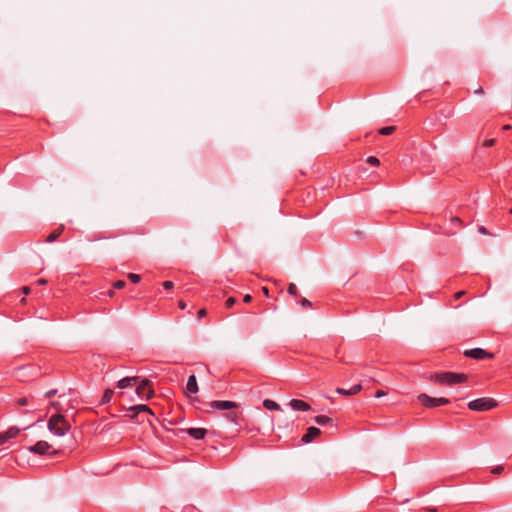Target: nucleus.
I'll use <instances>...</instances> for the list:
<instances>
[{"label": "nucleus", "mask_w": 512, "mask_h": 512, "mask_svg": "<svg viewBox=\"0 0 512 512\" xmlns=\"http://www.w3.org/2000/svg\"><path fill=\"white\" fill-rule=\"evenodd\" d=\"M464 356L476 360L492 359L494 355L482 348H473L464 351Z\"/></svg>", "instance_id": "0eeeda50"}, {"label": "nucleus", "mask_w": 512, "mask_h": 512, "mask_svg": "<svg viewBox=\"0 0 512 512\" xmlns=\"http://www.w3.org/2000/svg\"><path fill=\"white\" fill-rule=\"evenodd\" d=\"M207 315V310L205 308H202L198 311L197 317L198 319H202Z\"/></svg>", "instance_id": "f704fd0d"}, {"label": "nucleus", "mask_w": 512, "mask_h": 512, "mask_svg": "<svg viewBox=\"0 0 512 512\" xmlns=\"http://www.w3.org/2000/svg\"><path fill=\"white\" fill-rule=\"evenodd\" d=\"M321 431L319 428L311 426L307 429L306 433L302 436L301 441L303 443H310L312 442L316 437L320 435Z\"/></svg>", "instance_id": "9b49d317"}, {"label": "nucleus", "mask_w": 512, "mask_h": 512, "mask_svg": "<svg viewBox=\"0 0 512 512\" xmlns=\"http://www.w3.org/2000/svg\"><path fill=\"white\" fill-rule=\"evenodd\" d=\"M113 295H114V291L113 290L109 291V296L112 297Z\"/></svg>", "instance_id": "09e8293b"}, {"label": "nucleus", "mask_w": 512, "mask_h": 512, "mask_svg": "<svg viewBox=\"0 0 512 512\" xmlns=\"http://www.w3.org/2000/svg\"><path fill=\"white\" fill-rule=\"evenodd\" d=\"M114 395V391L111 390V389H106L103 396H102V400H101V403L102 404H107L111 401L112 397Z\"/></svg>", "instance_id": "aec40b11"}, {"label": "nucleus", "mask_w": 512, "mask_h": 512, "mask_svg": "<svg viewBox=\"0 0 512 512\" xmlns=\"http://www.w3.org/2000/svg\"><path fill=\"white\" fill-rule=\"evenodd\" d=\"M512 126L510 124H506L503 126V130H511Z\"/></svg>", "instance_id": "a18cd8bd"}, {"label": "nucleus", "mask_w": 512, "mask_h": 512, "mask_svg": "<svg viewBox=\"0 0 512 512\" xmlns=\"http://www.w3.org/2000/svg\"><path fill=\"white\" fill-rule=\"evenodd\" d=\"M34 410H36V407H34V406H33L31 409H29V410L25 411V413H27V412H31V411H34Z\"/></svg>", "instance_id": "de8ad7c7"}, {"label": "nucleus", "mask_w": 512, "mask_h": 512, "mask_svg": "<svg viewBox=\"0 0 512 512\" xmlns=\"http://www.w3.org/2000/svg\"><path fill=\"white\" fill-rule=\"evenodd\" d=\"M186 390L189 393L195 394L198 392V383L195 375H190L187 380Z\"/></svg>", "instance_id": "dca6fc26"}, {"label": "nucleus", "mask_w": 512, "mask_h": 512, "mask_svg": "<svg viewBox=\"0 0 512 512\" xmlns=\"http://www.w3.org/2000/svg\"><path fill=\"white\" fill-rule=\"evenodd\" d=\"M108 236H106L104 233H99L98 235H94L93 238H91V241H95L98 239H106Z\"/></svg>", "instance_id": "72a5a7b5"}, {"label": "nucleus", "mask_w": 512, "mask_h": 512, "mask_svg": "<svg viewBox=\"0 0 512 512\" xmlns=\"http://www.w3.org/2000/svg\"><path fill=\"white\" fill-rule=\"evenodd\" d=\"M19 432H20V429L15 427V426H13V427H10L4 433L6 434L8 439H12V438H15L19 434Z\"/></svg>", "instance_id": "412c9836"}, {"label": "nucleus", "mask_w": 512, "mask_h": 512, "mask_svg": "<svg viewBox=\"0 0 512 512\" xmlns=\"http://www.w3.org/2000/svg\"><path fill=\"white\" fill-rule=\"evenodd\" d=\"M206 405L208 407L204 410L206 413H212L216 410H229V412L225 414V417L228 421L238 424L239 413L235 411V409L238 408V404L236 402L228 400H215L207 403Z\"/></svg>", "instance_id": "f257e3e1"}, {"label": "nucleus", "mask_w": 512, "mask_h": 512, "mask_svg": "<svg viewBox=\"0 0 512 512\" xmlns=\"http://www.w3.org/2000/svg\"><path fill=\"white\" fill-rule=\"evenodd\" d=\"M136 393L142 400H149L154 395L152 383L148 379H143L136 387Z\"/></svg>", "instance_id": "423d86ee"}, {"label": "nucleus", "mask_w": 512, "mask_h": 512, "mask_svg": "<svg viewBox=\"0 0 512 512\" xmlns=\"http://www.w3.org/2000/svg\"><path fill=\"white\" fill-rule=\"evenodd\" d=\"M32 402V399L31 398H28V397H21L17 400V404L19 406H26V405H30Z\"/></svg>", "instance_id": "5701e85b"}, {"label": "nucleus", "mask_w": 512, "mask_h": 512, "mask_svg": "<svg viewBox=\"0 0 512 512\" xmlns=\"http://www.w3.org/2000/svg\"><path fill=\"white\" fill-rule=\"evenodd\" d=\"M289 406L296 411H308L311 409L310 405L307 402L299 399H292L289 402Z\"/></svg>", "instance_id": "f8f14e48"}, {"label": "nucleus", "mask_w": 512, "mask_h": 512, "mask_svg": "<svg viewBox=\"0 0 512 512\" xmlns=\"http://www.w3.org/2000/svg\"><path fill=\"white\" fill-rule=\"evenodd\" d=\"M186 432L190 437L196 440L203 439L207 434V430L204 428H188Z\"/></svg>", "instance_id": "4468645a"}, {"label": "nucleus", "mask_w": 512, "mask_h": 512, "mask_svg": "<svg viewBox=\"0 0 512 512\" xmlns=\"http://www.w3.org/2000/svg\"><path fill=\"white\" fill-rule=\"evenodd\" d=\"M503 470H504V466H503V465H498V466H495V467L491 470V472H492L493 474H501V473L503 472Z\"/></svg>", "instance_id": "c756f323"}, {"label": "nucleus", "mask_w": 512, "mask_h": 512, "mask_svg": "<svg viewBox=\"0 0 512 512\" xmlns=\"http://www.w3.org/2000/svg\"><path fill=\"white\" fill-rule=\"evenodd\" d=\"M474 92H475L476 94H481V93H483V88L480 86V87H479L478 89H476Z\"/></svg>", "instance_id": "c03bdc74"}, {"label": "nucleus", "mask_w": 512, "mask_h": 512, "mask_svg": "<svg viewBox=\"0 0 512 512\" xmlns=\"http://www.w3.org/2000/svg\"><path fill=\"white\" fill-rule=\"evenodd\" d=\"M366 162L372 166H378L380 164L379 159L375 156H369Z\"/></svg>", "instance_id": "a878e982"}, {"label": "nucleus", "mask_w": 512, "mask_h": 512, "mask_svg": "<svg viewBox=\"0 0 512 512\" xmlns=\"http://www.w3.org/2000/svg\"><path fill=\"white\" fill-rule=\"evenodd\" d=\"M48 429L57 436H64L70 429V424L61 414H56L48 420Z\"/></svg>", "instance_id": "7ed1b4c3"}, {"label": "nucleus", "mask_w": 512, "mask_h": 512, "mask_svg": "<svg viewBox=\"0 0 512 512\" xmlns=\"http://www.w3.org/2000/svg\"><path fill=\"white\" fill-rule=\"evenodd\" d=\"M450 228L445 230L447 235H454L456 231L463 227V221L457 216H450Z\"/></svg>", "instance_id": "9d476101"}, {"label": "nucleus", "mask_w": 512, "mask_h": 512, "mask_svg": "<svg viewBox=\"0 0 512 512\" xmlns=\"http://www.w3.org/2000/svg\"><path fill=\"white\" fill-rule=\"evenodd\" d=\"M163 287L166 290H170L174 287V283L172 281H165L163 282Z\"/></svg>", "instance_id": "2f4dec72"}, {"label": "nucleus", "mask_w": 512, "mask_h": 512, "mask_svg": "<svg viewBox=\"0 0 512 512\" xmlns=\"http://www.w3.org/2000/svg\"><path fill=\"white\" fill-rule=\"evenodd\" d=\"M263 406L267 409V410H270V411H273V410H281V407L278 403H276L275 401L271 400V399H265L263 401Z\"/></svg>", "instance_id": "a211bd4d"}, {"label": "nucleus", "mask_w": 512, "mask_h": 512, "mask_svg": "<svg viewBox=\"0 0 512 512\" xmlns=\"http://www.w3.org/2000/svg\"><path fill=\"white\" fill-rule=\"evenodd\" d=\"M478 232L483 235H490L489 231L484 226H479Z\"/></svg>", "instance_id": "c9c22d12"}, {"label": "nucleus", "mask_w": 512, "mask_h": 512, "mask_svg": "<svg viewBox=\"0 0 512 512\" xmlns=\"http://www.w3.org/2000/svg\"><path fill=\"white\" fill-rule=\"evenodd\" d=\"M299 303L301 304V306H302L303 308H306V309H307V308H311V307H312V303H311V301H309V300H308V299H306V298H301V299H300V301H299Z\"/></svg>", "instance_id": "cd10ccee"}, {"label": "nucleus", "mask_w": 512, "mask_h": 512, "mask_svg": "<svg viewBox=\"0 0 512 512\" xmlns=\"http://www.w3.org/2000/svg\"><path fill=\"white\" fill-rule=\"evenodd\" d=\"M510 213H512V209L510 210Z\"/></svg>", "instance_id": "8fccbe9b"}, {"label": "nucleus", "mask_w": 512, "mask_h": 512, "mask_svg": "<svg viewBox=\"0 0 512 512\" xmlns=\"http://www.w3.org/2000/svg\"><path fill=\"white\" fill-rule=\"evenodd\" d=\"M386 395V392H384L383 390H378L375 394V397L379 398V397H382Z\"/></svg>", "instance_id": "a19ab883"}, {"label": "nucleus", "mask_w": 512, "mask_h": 512, "mask_svg": "<svg viewBox=\"0 0 512 512\" xmlns=\"http://www.w3.org/2000/svg\"><path fill=\"white\" fill-rule=\"evenodd\" d=\"M31 289L30 287L28 286H24L22 287V292L25 294V295H28L30 293Z\"/></svg>", "instance_id": "58836bf2"}, {"label": "nucleus", "mask_w": 512, "mask_h": 512, "mask_svg": "<svg viewBox=\"0 0 512 512\" xmlns=\"http://www.w3.org/2000/svg\"><path fill=\"white\" fill-rule=\"evenodd\" d=\"M287 291L290 295L297 296L298 295V289L297 286L294 283H290Z\"/></svg>", "instance_id": "393cba45"}, {"label": "nucleus", "mask_w": 512, "mask_h": 512, "mask_svg": "<svg viewBox=\"0 0 512 512\" xmlns=\"http://www.w3.org/2000/svg\"><path fill=\"white\" fill-rule=\"evenodd\" d=\"M497 406V402L492 398H478L468 403V408L473 411H488Z\"/></svg>", "instance_id": "20e7f679"}, {"label": "nucleus", "mask_w": 512, "mask_h": 512, "mask_svg": "<svg viewBox=\"0 0 512 512\" xmlns=\"http://www.w3.org/2000/svg\"><path fill=\"white\" fill-rule=\"evenodd\" d=\"M51 445L46 441H38L36 444L28 447V450L31 453L37 454V455H45L49 453V450L51 449Z\"/></svg>", "instance_id": "1a4fd4ad"}, {"label": "nucleus", "mask_w": 512, "mask_h": 512, "mask_svg": "<svg viewBox=\"0 0 512 512\" xmlns=\"http://www.w3.org/2000/svg\"><path fill=\"white\" fill-rule=\"evenodd\" d=\"M429 380L439 385L452 386L465 382L467 380V375L455 372L432 373L429 376Z\"/></svg>", "instance_id": "f03ea898"}, {"label": "nucleus", "mask_w": 512, "mask_h": 512, "mask_svg": "<svg viewBox=\"0 0 512 512\" xmlns=\"http://www.w3.org/2000/svg\"><path fill=\"white\" fill-rule=\"evenodd\" d=\"M126 285V282L124 280H117L113 284V288L115 289H123Z\"/></svg>", "instance_id": "c85d7f7f"}, {"label": "nucleus", "mask_w": 512, "mask_h": 512, "mask_svg": "<svg viewBox=\"0 0 512 512\" xmlns=\"http://www.w3.org/2000/svg\"><path fill=\"white\" fill-rule=\"evenodd\" d=\"M243 301H244L245 303H249V302H251V301H252V296H251L250 294H246V295L244 296V298H243Z\"/></svg>", "instance_id": "4c0bfd02"}, {"label": "nucleus", "mask_w": 512, "mask_h": 512, "mask_svg": "<svg viewBox=\"0 0 512 512\" xmlns=\"http://www.w3.org/2000/svg\"><path fill=\"white\" fill-rule=\"evenodd\" d=\"M63 231H64V225H60L59 227H57L55 230H53L47 236V238L45 239V242L52 243V242L56 241L59 238V236L63 233Z\"/></svg>", "instance_id": "f3484780"}, {"label": "nucleus", "mask_w": 512, "mask_h": 512, "mask_svg": "<svg viewBox=\"0 0 512 512\" xmlns=\"http://www.w3.org/2000/svg\"><path fill=\"white\" fill-rule=\"evenodd\" d=\"M56 394H57V390L56 389H51V390H49V391H47L45 393V398H52Z\"/></svg>", "instance_id": "473e14b6"}, {"label": "nucleus", "mask_w": 512, "mask_h": 512, "mask_svg": "<svg viewBox=\"0 0 512 512\" xmlns=\"http://www.w3.org/2000/svg\"><path fill=\"white\" fill-rule=\"evenodd\" d=\"M9 439L7 438L6 434L3 432V433H0V445L4 444L5 442H7Z\"/></svg>", "instance_id": "e433bc0d"}, {"label": "nucleus", "mask_w": 512, "mask_h": 512, "mask_svg": "<svg viewBox=\"0 0 512 512\" xmlns=\"http://www.w3.org/2000/svg\"><path fill=\"white\" fill-rule=\"evenodd\" d=\"M46 283H47V280H46V279H43V278H42V279H39V280L37 281V284H38V285H45Z\"/></svg>", "instance_id": "37998d69"}, {"label": "nucleus", "mask_w": 512, "mask_h": 512, "mask_svg": "<svg viewBox=\"0 0 512 512\" xmlns=\"http://www.w3.org/2000/svg\"><path fill=\"white\" fill-rule=\"evenodd\" d=\"M138 383V377H124L117 382V387L120 389L132 387Z\"/></svg>", "instance_id": "ddd939ff"}, {"label": "nucleus", "mask_w": 512, "mask_h": 512, "mask_svg": "<svg viewBox=\"0 0 512 512\" xmlns=\"http://www.w3.org/2000/svg\"><path fill=\"white\" fill-rule=\"evenodd\" d=\"M178 307H179L180 309H185V308H186V303H185L183 300H180V301L178 302Z\"/></svg>", "instance_id": "79ce46f5"}, {"label": "nucleus", "mask_w": 512, "mask_h": 512, "mask_svg": "<svg viewBox=\"0 0 512 512\" xmlns=\"http://www.w3.org/2000/svg\"><path fill=\"white\" fill-rule=\"evenodd\" d=\"M419 402L426 408H434L438 406L447 405L450 403V400L444 397L433 398L429 395L422 393L418 396Z\"/></svg>", "instance_id": "39448f33"}, {"label": "nucleus", "mask_w": 512, "mask_h": 512, "mask_svg": "<svg viewBox=\"0 0 512 512\" xmlns=\"http://www.w3.org/2000/svg\"><path fill=\"white\" fill-rule=\"evenodd\" d=\"M262 290H263V292H264V294H265L266 296H268V295H269V291H268V288H267V287H263V288H262Z\"/></svg>", "instance_id": "49530a36"}, {"label": "nucleus", "mask_w": 512, "mask_h": 512, "mask_svg": "<svg viewBox=\"0 0 512 512\" xmlns=\"http://www.w3.org/2000/svg\"><path fill=\"white\" fill-rule=\"evenodd\" d=\"M362 390L361 384H355L350 389L337 388L336 392L340 395L351 396L359 393Z\"/></svg>", "instance_id": "2eb2a0df"}, {"label": "nucleus", "mask_w": 512, "mask_h": 512, "mask_svg": "<svg viewBox=\"0 0 512 512\" xmlns=\"http://www.w3.org/2000/svg\"><path fill=\"white\" fill-rule=\"evenodd\" d=\"M236 302H237V300H236V298H235V297H229V298L226 300V302H225V307H226L227 309H230V308H232V307L235 305V303H236Z\"/></svg>", "instance_id": "bb28decb"}, {"label": "nucleus", "mask_w": 512, "mask_h": 512, "mask_svg": "<svg viewBox=\"0 0 512 512\" xmlns=\"http://www.w3.org/2000/svg\"><path fill=\"white\" fill-rule=\"evenodd\" d=\"M465 294V291H459L455 293L454 297L455 299H460Z\"/></svg>", "instance_id": "ea45409f"}, {"label": "nucleus", "mask_w": 512, "mask_h": 512, "mask_svg": "<svg viewBox=\"0 0 512 512\" xmlns=\"http://www.w3.org/2000/svg\"><path fill=\"white\" fill-rule=\"evenodd\" d=\"M495 144V139H488L483 142L484 147H492Z\"/></svg>", "instance_id": "7c9ffc66"}, {"label": "nucleus", "mask_w": 512, "mask_h": 512, "mask_svg": "<svg viewBox=\"0 0 512 512\" xmlns=\"http://www.w3.org/2000/svg\"><path fill=\"white\" fill-rule=\"evenodd\" d=\"M395 131V126H386L379 130V134L387 136Z\"/></svg>", "instance_id": "4be33fe9"}, {"label": "nucleus", "mask_w": 512, "mask_h": 512, "mask_svg": "<svg viewBox=\"0 0 512 512\" xmlns=\"http://www.w3.org/2000/svg\"><path fill=\"white\" fill-rule=\"evenodd\" d=\"M127 277L134 284L139 283L141 280V276L135 273H129Z\"/></svg>", "instance_id": "b1692460"}, {"label": "nucleus", "mask_w": 512, "mask_h": 512, "mask_svg": "<svg viewBox=\"0 0 512 512\" xmlns=\"http://www.w3.org/2000/svg\"><path fill=\"white\" fill-rule=\"evenodd\" d=\"M314 422L318 425H326L328 423H332V419L326 415H318L314 417Z\"/></svg>", "instance_id": "6ab92c4d"}, {"label": "nucleus", "mask_w": 512, "mask_h": 512, "mask_svg": "<svg viewBox=\"0 0 512 512\" xmlns=\"http://www.w3.org/2000/svg\"><path fill=\"white\" fill-rule=\"evenodd\" d=\"M127 413L131 419H136L141 414L154 415V413L152 412L150 407L145 404H138V405L131 406L127 409Z\"/></svg>", "instance_id": "6e6552de"}]
</instances>
